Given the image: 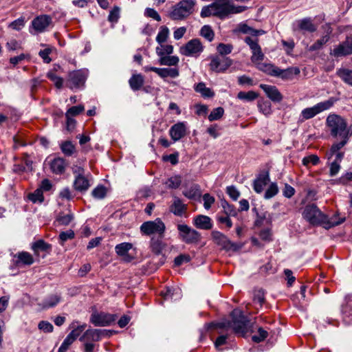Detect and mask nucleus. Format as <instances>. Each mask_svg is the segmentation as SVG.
Segmentation results:
<instances>
[{"mask_svg":"<svg viewBox=\"0 0 352 352\" xmlns=\"http://www.w3.org/2000/svg\"><path fill=\"white\" fill-rule=\"evenodd\" d=\"M260 87L273 102H279L282 100L283 96L275 86L261 84Z\"/></svg>","mask_w":352,"mask_h":352,"instance_id":"nucleus-20","label":"nucleus"},{"mask_svg":"<svg viewBox=\"0 0 352 352\" xmlns=\"http://www.w3.org/2000/svg\"><path fill=\"white\" fill-rule=\"evenodd\" d=\"M296 24L298 26L297 29L301 31L314 32L316 30V25L308 18L297 21Z\"/></svg>","mask_w":352,"mask_h":352,"instance_id":"nucleus-27","label":"nucleus"},{"mask_svg":"<svg viewBox=\"0 0 352 352\" xmlns=\"http://www.w3.org/2000/svg\"><path fill=\"white\" fill-rule=\"evenodd\" d=\"M51 52L52 50L50 48H45L44 50H41L38 52V55L45 63H49L52 60V59L50 57V54H51Z\"/></svg>","mask_w":352,"mask_h":352,"instance_id":"nucleus-63","label":"nucleus"},{"mask_svg":"<svg viewBox=\"0 0 352 352\" xmlns=\"http://www.w3.org/2000/svg\"><path fill=\"white\" fill-rule=\"evenodd\" d=\"M16 258V263L19 265L22 263L23 265H30L34 263L33 256L27 252H19L18 254L14 256Z\"/></svg>","mask_w":352,"mask_h":352,"instance_id":"nucleus-30","label":"nucleus"},{"mask_svg":"<svg viewBox=\"0 0 352 352\" xmlns=\"http://www.w3.org/2000/svg\"><path fill=\"white\" fill-rule=\"evenodd\" d=\"M38 327L45 333H51L53 331V325L48 321L42 320L38 323Z\"/></svg>","mask_w":352,"mask_h":352,"instance_id":"nucleus-58","label":"nucleus"},{"mask_svg":"<svg viewBox=\"0 0 352 352\" xmlns=\"http://www.w3.org/2000/svg\"><path fill=\"white\" fill-rule=\"evenodd\" d=\"M267 177H260L255 180L254 182V190L256 192L261 193L263 191L264 186L267 184Z\"/></svg>","mask_w":352,"mask_h":352,"instance_id":"nucleus-49","label":"nucleus"},{"mask_svg":"<svg viewBox=\"0 0 352 352\" xmlns=\"http://www.w3.org/2000/svg\"><path fill=\"white\" fill-rule=\"evenodd\" d=\"M329 40V36L328 35L322 36L320 39L317 40L312 45L309 47V50L313 52L321 49L323 45L328 42Z\"/></svg>","mask_w":352,"mask_h":352,"instance_id":"nucleus-42","label":"nucleus"},{"mask_svg":"<svg viewBox=\"0 0 352 352\" xmlns=\"http://www.w3.org/2000/svg\"><path fill=\"white\" fill-rule=\"evenodd\" d=\"M47 76L54 83L57 88L60 89L62 87L63 80L61 77L56 76L53 72H49L47 74Z\"/></svg>","mask_w":352,"mask_h":352,"instance_id":"nucleus-52","label":"nucleus"},{"mask_svg":"<svg viewBox=\"0 0 352 352\" xmlns=\"http://www.w3.org/2000/svg\"><path fill=\"white\" fill-rule=\"evenodd\" d=\"M214 242L226 251H238L241 246L236 243L232 242L225 234L218 231L212 232Z\"/></svg>","mask_w":352,"mask_h":352,"instance_id":"nucleus-10","label":"nucleus"},{"mask_svg":"<svg viewBox=\"0 0 352 352\" xmlns=\"http://www.w3.org/2000/svg\"><path fill=\"white\" fill-rule=\"evenodd\" d=\"M107 188L102 185H98L91 192V195L97 199H102L106 197Z\"/></svg>","mask_w":352,"mask_h":352,"instance_id":"nucleus-38","label":"nucleus"},{"mask_svg":"<svg viewBox=\"0 0 352 352\" xmlns=\"http://www.w3.org/2000/svg\"><path fill=\"white\" fill-rule=\"evenodd\" d=\"M194 225L199 229L210 230L212 227L211 219L206 215H198L194 218Z\"/></svg>","mask_w":352,"mask_h":352,"instance_id":"nucleus-24","label":"nucleus"},{"mask_svg":"<svg viewBox=\"0 0 352 352\" xmlns=\"http://www.w3.org/2000/svg\"><path fill=\"white\" fill-rule=\"evenodd\" d=\"M224 113V109L222 107H217L214 109L208 116L210 121H214L219 120Z\"/></svg>","mask_w":352,"mask_h":352,"instance_id":"nucleus-50","label":"nucleus"},{"mask_svg":"<svg viewBox=\"0 0 352 352\" xmlns=\"http://www.w3.org/2000/svg\"><path fill=\"white\" fill-rule=\"evenodd\" d=\"M32 249L35 254H38L39 252L49 253L51 251L52 245L41 239L32 243Z\"/></svg>","mask_w":352,"mask_h":352,"instance_id":"nucleus-29","label":"nucleus"},{"mask_svg":"<svg viewBox=\"0 0 352 352\" xmlns=\"http://www.w3.org/2000/svg\"><path fill=\"white\" fill-rule=\"evenodd\" d=\"M173 52V47L171 45H162L160 47L156 48V53L159 56L171 54Z\"/></svg>","mask_w":352,"mask_h":352,"instance_id":"nucleus-47","label":"nucleus"},{"mask_svg":"<svg viewBox=\"0 0 352 352\" xmlns=\"http://www.w3.org/2000/svg\"><path fill=\"white\" fill-rule=\"evenodd\" d=\"M89 177L90 175H87L75 178L74 182V189L80 192H86L91 186Z\"/></svg>","mask_w":352,"mask_h":352,"instance_id":"nucleus-22","label":"nucleus"},{"mask_svg":"<svg viewBox=\"0 0 352 352\" xmlns=\"http://www.w3.org/2000/svg\"><path fill=\"white\" fill-rule=\"evenodd\" d=\"M179 76V70L177 68H162L160 77L165 78L166 77L176 78Z\"/></svg>","mask_w":352,"mask_h":352,"instance_id":"nucleus-46","label":"nucleus"},{"mask_svg":"<svg viewBox=\"0 0 352 352\" xmlns=\"http://www.w3.org/2000/svg\"><path fill=\"white\" fill-rule=\"evenodd\" d=\"M66 168V163L64 159L60 157H57L54 159L50 162V169L52 172L56 175L63 174Z\"/></svg>","mask_w":352,"mask_h":352,"instance_id":"nucleus-26","label":"nucleus"},{"mask_svg":"<svg viewBox=\"0 0 352 352\" xmlns=\"http://www.w3.org/2000/svg\"><path fill=\"white\" fill-rule=\"evenodd\" d=\"M253 301L255 304H258L260 307H262L265 302V296L263 292L261 290L256 292L254 295Z\"/></svg>","mask_w":352,"mask_h":352,"instance_id":"nucleus-60","label":"nucleus"},{"mask_svg":"<svg viewBox=\"0 0 352 352\" xmlns=\"http://www.w3.org/2000/svg\"><path fill=\"white\" fill-rule=\"evenodd\" d=\"M182 183V180L179 176H173L170 177L166 182L165 184L168 188L175 189L177 188Z\"/></svg>","mask_w":352,"mask_h":352,"instance_id":"nucleus-48","label":"nucleus"},{"mask_svg":"<svg viewBox=\"0 0 352 352\" xmlns=\"http://www.w3.org/2000/svg\"><path fill=\"white\" fill-rule=\"evenodd\" d=\"M302 216L309 223L312 225L324 224L326 228L338 226L344 221V219H342L339 221L327 220V216L323 214L315 204L306 206Z\"/></svg>","mask_w":352,"mask_h":352,"instance_id":"nucleus-3","label":"nucleus"},{"mask_svg":"<svg viewBox=\"0 0 352 352\" xmlns=\"http://www.w3.org/2000/svg\"><path fill=\"white\" fill-rule=\"evenodd\" d=\"M28 198L33 203H41L44 200L43 191L41 189L37 188L34 192L29 194Z\"/></svg>","mask_w":352,"mask_h":352,"instance_id":"nucleus-45","label":"nucleus"},{"mask_svg":"<svg viewBox=\"0 0 352 352\" xmlns=\"http://www.w3.org/2000/svg\"><path fill=\"white\" fill-rule=\"evenodd\" d=\"M179 63V58L176 56H160V63L162 65L175 66Z\"/></svg>","mask_w":352,"mask_h":352,"instance_id":"nucleus-37","label":"nucleus"},{"mask_svg":"<svg viewBox=\"0 0 352 352\" xmlns=\"http://www.w3.org/2000/svg\"><path fill=\"white\" fill-rule=\"evenodd\" d=\"M200 35L208 41H212L214 39V33L210 25H205L200 30Z\"/></svg>","mask_w":352,"mask_h":352,"instance_id":"nucleus-41","label":"nucleus"},{"mask_svg":"<svg viewBox=\"0 0 352 352\" xmlns=\"http://www.w3.org/2000/svg\"><path fill=\"white\" fill-rule=\"evenodd\" d=\"M347 142L346 141H340V142H336L332 144L330 150L327 152V158L328 160L335 155V159L333 162L340 163L344 157V153L340 152V150L344 147Z\"/></svg>","mask_w":352,"mask_h":352,"instance_id":"nucleus-18","label":"nucleus"},{"mask_svg":"<svg viewBox=\"0 0 352 352\" xmlns=\"http://www.w3.org/2000/svg\"><path fill=\"white\" fill-rule=\"evenodd\" d=\"M62 297L60 294H52L45 297L38 305L43 309H47L56 306L60 301Z\"/></svg>","mask_w":352,"mask_h":352,"instance_id":"nucleus-21","label":"nucleus"},{"mask_svg":"<svg viewBox=\"0 0 352 352\" xmlns=\"http://www.w3.org/2000/svg\"><path fill=\"white\" fill-rule=\"evenodd\" d=\"M261 69L270 76L280 77L284 80L292 79L294 75H298L300 72L298 67H292L282 69L272 64L263 65Z\"/></svg>","mask_w":352,"mask_h":352,"instance_id":"nucleus-6","label":"nucleus"},{"mask_svg":"<svg viewBox=\"0 0 352 352\" xmlns=\"http://www.w3.org/2000/svg\"><path fill=\"white\" fill-rule=\"evenodd\" d=\"M74 341L75 340L67 336L59 347L58 352H66Z\"/></svg>","mask_w":352,"mask_h":352,"instance_id":"nucleus-61","label":"nucleus"},{"mask_svg":"<svg viewBox=\"0 0 352 352\" xmlns=\"http://www.w3.org/2000/svg\"><path fill=\"white\" fill-rule=\"evenodd\" d=\"M258 335H254L252 337V340L256 343L263 341L268 336L267 331L262 327L258 329Z\"/></svg>","mask_w":352,"mask_h":352,"instance_id":"nucleus-51","label":"nucleus"},{"mask_svg":"<svg viewBox=\"0 0 352 352\" xmlns=\"http://www.w3.org/2000/svg\"><path fill=\"white\" fill-rule=\"evenodd\" d=\"M204 50V46L197 38L189 41L180 48V53L186 56H198Z\"/></svg>","mask_w":352,"mask_h":352,"instance_id":"nucleus-12","label":"nucleus"},{"mask_svg":"<svg viewBox=\"0 0 352 352\" xmlns=\"http://www.w3.org/2000/svg\"><path fill=\"white\" fill-rule=\"evenodd\" d=\"M87 324H83L82 325H78L75 327L67 336L72 338L74 340L80 335V333L85 330Z\"/></svg>","mask_w":352,"mask_h":352,"instance_id":"nucleus-55","label":"nucleus"},{"mask_svg":"<svg viewBox=\"0 0 352 352\" xmlns=\"http://www.w3.org/2000/svg\"><path fill=\"white\" fill-rule=\"evenodd\" d=\"M257 97V94L253 91H250L248 92L240 91L237 94V98L239 99L246 101H252L255 100Z\"/></svg>","mask_w":352,"mask_h":352,"instance_id":"nucleus-44","label":"nucleus"},{"mask_svg":"<svg viewBox=\"0 0 352 352\" xmlns=\"http://www.w3.org/2000/svg\"><path fill=\"white\" fill-rule=\"evenodd\" d=\"M337 75L347 85L352 86V69H340Z\"/></svg>","mask_w":352,"mask_h":352,"instance_id":"nucleus-32","label":"nucleus"},{"mask_svg":"<svg viewBox=\"0 0 352 352\" xmlns=\"http://www.w3.org/2000/svg\"><path fill=\"white\" fill-rule=\"evenodd\" d=\"M260 111L265 115H269L272 112L271 104L269 102H262L258 103Z\"/></svg>","mask_w":352,"mask_h":352,"instance_id":"nucleus-64","label":"nucleus"},{"mask_svg":"<svg viewBox=\"0 0 352 352\" xmlns=\"http://www.w3.org/2000/svg\"><path fill=\"white\" fill-rule=\"evenodd\" d=\"M195 90L200 93L204 98H210L214 96L212 91L210 88L206 87L204 82H199L196 85Z\"/></svg>","mask_w":352,"mask_h":352,"instance_id":"nucleus-35","label":"nucleus"},{"mask_svg":"<svg viewBox=\"0 0 352 352\" xmlns=\"http://www.w3.org/2000/svg\"><path fill=\"white\" fill-rule=\"evenodd\" d=\"M223 208V212L225 215L229 217H236L238 214L239 210L233 205L228 204L226 201L221 202Z\"/></svg>","mask_w":352,"mask_h":352,"instance_id":"nucleus-33","label":"nucleus"},{"mask_svg":"<svg viewBox=\"0 0 352 352\" xmlns=\"http://www.w3.org/2000/svg\"><path fill=\"white\" fill-rule=\"evenodd\" d=\"M278 192V186L276 184L272 183L267 189L264 197L265 199H270L275 196Z\"/></svg>","mask_w":352,"mask_h":352,"instance_id":"nucleus-57","label":"nucleus"},{"mask_svg":"<svg viewBox=\"0 0 352 352\" xmlns=\"http://www.w3.org/2000/svg\"><path fill=\"white\" fill-rule=\"evenodd\" d=\"M352 54V39L347 38L346 41L336 46L331 54L335 57L347 56Z\"/></svg>","mask_w":352,"mask_h":352,"instance_id":"nucleus-19","label":"nucleus"},{"mask_svg":"<svg viewBox=\"0 0 352 352\" xmlns=\"http://www.w3.org/2000/svg\"><path fill=\"white\" fill-rule=\"evenodd\" d=\"M232 64V61L228 57L219 58L218 56L212 57L210 63L211 70L216 72H223L226 71Z\"/></svg>","mask_w":352,"mask_h":352,"instance_id":"nucleus-16","label":"nucleus"},{"mask_svg":"<svg viewBox=\"0 0 352 352\" xmlns=\"http://www.w3.org/2000/svg\"><path fill=\"white\" fill-rule=\"evenodd\" d=\"M187 126L184 122H179L173 124L170 130L169 135L174 142L179 141L186 135Z\"/></svg>","mask_w":352,"mask_h":352,"instance_id":"nucleus-17","label":"nucleus"},{"mask_svg":"<svg viewBox=\"0 0 352 352\" xmlns=\"http://www.w3.org/2000/svg\"><path fill=\"white\" fill-rule=\"evenodd\" d=\"M52 23V19L49 15L43 14L36 16L32 21V28L34 31V34L46 31Z\"/></svg>","mask_w":352,"mask_h":352,"instance_id":"nucleus-14","label":"nucleus"},{"mask_svg":"<svg viewBox=\"0 0 352 352\" xmlns=\"http://www.w3.org/2000/svg\"><path fill=\"white\" fill-rule=\"evenodd\" d=\"M62 152L67 156L72 155L75 151L74 145L70 141H65L60 144Z\"/></svg>","mask_w":352,"mask_h":352,"instance_id":"nucleus-40","label":"nucleus"},{"mask_svg":"<svg viewBox=\"0 0 352 352\" xmlns=\"http://www.w3.org/2000/svg\"><path fill=\"white\" fill-rule=\"evenodd\" d=\"M177 230L181 239L186 243H194L199 241L200 234L186 224H178Z\"/></svg>","mask_w":352,"mask_h":352,"instance_id":"nucleus-9","label":"nucleus"},{"mask_svg":"<svg viewBox=\"0 0 352 352\" xmlns=\"http://www.w3.org/2000/svg\"><path fill=\"white\" fill-rule=\"evenodd\" d=\"M190 261V256L188 254H180L175 258L174 263L176 266H180Z\"/></svg>","mask_w":352,"mask_h":352,"instance_id":"nucleus-62","label":"nucleus"},{"mask_svg":"<svg viewBox=\"0 0 352 352\" xmlns=\"http://www.w3.org/2000/svg\"><path fill=\"white\" fill-rule=\"evenodd\" d=\"M345 304L342 306V313L345 317H352V294L345 297Z\"/></svg>","mask_w":352,"mask_h":352,"instance_id":"nucleus-34","label":"nucleus"},{"mask_svg":"<svg viewBox=\"0 0 352 352\" xmlns=\"http://www.w3.org/2000/svg\"><path fill=\"white\" fill-rule=\"evenodd\" d=\"M84 107L82 105L74 106L70 107L66 112L65 116L72 118L80 114L84 111Z\"/></svg>","mask_w":352,"mask_h":352,"instance_id":"nucleus-53","label":"nucleus"},{"mask_svg":"<svg viewBox=\"0 0 352 352\" xmlns=\"http://www.w3.org/2000/svg\"><path fill=\"white\" fill-rule=\"evenodd\" d=\"M102 335V331L99 329H87L82 337L80 338V341L85 342H97L100 340Z\"/></svg>","mask_w":352,"mask_h":352,"instance_id":"nucleus-25","label":"nucleus"},{"mask_svg":"<svg viewBox=\"0 0 352 352\" xmlns=\"http://www.w3.org/2000/svg\"><path fill=\"white\" fill-rule=\"evenodd\" d=\"M168 35H169L168 28L166 26H162L160 28V30L158 32L157 37H156L157 42L160 44L164 43L166 41V39L168 38Z\"/></svg>","mask_w":352,"mask_h":352,"instance_id":"nucleus-43","label":"nucleus"},{"mask_svg":"<svg viewBox=\"0 0 352 352\" xmlns=\"http://www.w3.org/2000/svg\"><path fill=\"white\" fill-rule=\"evenodd\" d=\"M320 159L316 155H310L309 156L305 157L302 160V164L305 166H308L309 164H312L313 165H316L319 163Z\"/></svg>","mask_w":352,"mask_h":352,"instance_id":"nucleus-54","label":"nucleus"},{"mask_svg":"<svg viewBox=\"0 0 352 352\" xmlns=\"http://www.w3.org/2000/svg\"><path fill=\"white\" fill-rule=\"evenodd\" d=\"M165 230V224L160 218H157L154 221H146L140 226V231L144 234L150 236L157 234L160 238L164 237Z\"/></svg>","mask_w":352,"mask_h":352,"instance_id":"nucleus-8","label":"nucleus"},{"mask_svg":"<svg viewBox=\"0 0 352 352\" xmlns=\"http://www.w3.org/2000/svg\"><path fill=\"white\" fill-rule=\"evenodd\" d=\"M144 15L146 17L152 18L158 22L161 21V20H162L160 15L153 8H146L145 11H144Z\"/></svg>","mask_w":352,"mask_h":352,"instance_id":"nucleus-56","label":"nucleus"},{"mask_svg":"<svg viewBox=\"0 0 352 352\" xmlns=\"http://www.w3.org/2000/svg\"><path fill=\"white\" fill-rule=\"evenodd\" d=\"M336 100L331 98L327 100L320 102L311 107L304 109L300 113V120L304 121L311 119L320 113L329 109L334 104Z\"/></svg>","mask_w":352,"mask_h":352,"instance_id":"nucleus-7","label":"nucleus"},{"mask_svg":"<svg viewBox=\"0 0 352 352\" xmlns=\"http://www.w3.org/2000/svg\"><path fill=\"white\" fill-rule=\"evenodd\" d=\"M245 43L249 45L252 55L251 57V60L252 63H258L262 61L264 58V54L261 51V48L258 45V38H252L250 36L245 37L244 39Z\"/></svg>","mask_w":352,"mask_h":352,"instance_id":"nucleus-13","label":"nucleus"},{"mask_svg":"<svg viewBox=\"0 0 352 352\" xmlns=\"http://www.w3.org/2000/svg\"><path fill=\"white\" fill-rule=\"evenodd\" d=\"M327 125L330 129L331 135L333 138H340L341 141L348 142L352 135V131L347 127L346 120L340 116L331 114L327 118Z\"/></svg>","mask_w":352,"mask_h":352,"instance_id":"nucleus-4","label":"nucleus"},{"mask_svg":"<svg viewBox=\"0 0 352 352\" xmlns=\"http://www.w3.org/2000/svg\"><path fill=\"white\" fill-rule=\"evenodd\" d=\"M246 8L245 6H235L231 0H214L211 4L202 8L200 16L202 18L212 16L224 19L230 14L242 12Z\"/></svg>","mask_w":352,"mask_h":352,"instance_id":"nucleus-1","label":"nucleus"},{"mask_svg":"<svg viewBox=\"0 0 352 352\" xmlns=\"http://www.w3.org/2000/svg\"><path fill=\"white\" fill-rule=\"evenodd\" d=\"M133 245L130 243H122L115 247V251L119 256H126Z\"/></svg>","mask_w":352,"mask_h":352,"instance_id":"nucleus-36","label":"nucleus"},{"mask_svg":"<svg viewBox=\"0 0 352 352\" xmlns=\"http://www.w3.org/2000/svg\"><path fill=\"white\" fill-rule=\"evenodd\" d=\"M116 315L104 312H94L91 315L90 322L96 327L109 326L116 320Z\"/></svg>","mask_w":352,"mask_h":352,"instance_id":"nucleus-11","label":"nucleus"},{"mask_svg":"<svg viewBox=\"0 0 352 352\" xmlns=\"http://www.w3.org/2000/svg\"><path fill=\"white\" fill-rule=\"evenodd\" d=\"M144 82V76L140 74H133L129 80L130 87L133 91H138L143 86Z\"/></svg>","mask_w":352,"mask_h":352,"instance_id":"nucleus-28","label":"nucleus"},{"mask_svg":"<svg viewBox=\"0 0 352 352\" xmlns=\"http://www.w3.org/2000/svg\"><path fill=\"white\" fill-rule=\"evenodd\" d=\"M186 210L187 206L179 198L174 197L173 203L170 206V211L176 216L182 217Z\"/></svg>","mask_w":352,"mask_h":352,"instance_id":"nucleus-23","label":"nucleus"},{"mask_svg":"<svg viewBox=\"0 0 352 352\" xmlns=\"http://www.w3.org/2000/svg\"><path fill=\"white\" fill-rule=\"evenodd\" d=\"M183 195L189 198L195 199L200 196V191L197 185H192L189 188L183 192Z\"/></svg>","mask_w":352,"mask_h":352,"instance_id":"nucleus-39","label":"nucleus"},{"mask_svg":"<svg viewBox=\"0 0 352 352\" xmlns=\"http://www.w3.org/2000/svg\"><path fill=\"white\" fill-rule=\"evenodd\" d=\"M85 80V72L82 70H76L69 73L67 83L71 89L79 88L84 85Z\"/></svg>","mask_w":352,"mask_h":352,"instance_id":"nucleus-15","label":"nucleus"},{"mask_svg":"<svg viewBox=\"0 0 352 352\" xmlns=\"http://www.w3.org/2000/svg\"><path fill=\"white\" fill-rule=\"evenodd\" d=\"M217 50L221 55H226L231 53L232 46L228 44L220 43L217 46Z\"/></svg>","mask_w":352,"mask_h":352,"instance_id":"nucleus-59","label":"nucleus"},{"mask_svg":"<svg viewBox=\"0 0 352 352\" xmlns=\"http://www.w3.org/2000/svg\"><path fill=\"white\" fill-rule=\"evenodd\" d=\"M232 320H225L217 323H210L209 327L228 330L232 328L236 333L245 336L249 331L250 321L240 309H234L231 313Z\"/></svg>","mask_w":352,"mask_h":352,"instance_id":"nucleus-2","label":"nucleus"},{"mask_svg":"<svg viewBox=\"0 0 352 352\" xmlns=\"http://www.w3.org/2000/svg\"><path fill=\"white\" fill-rule=\"evenodd\" d=\"M162 238H156L152 237L151 240V248L153 252L156 254H160L162 253V250L164 249L166 245L163 243Z\"/></svg>","mask_w":352,"mask_h":352,"instance_id":"nucleus-31","label":"nucleus"},{"mask_svg":"<svg viewBox=\"0 0 352 352\" xmlns=\"http://www.w3.org/2000/svg\"><path fill=\"white\" fill-rule=\"evenodd\" d=\"M195 4L196 0H182L173 6L168 16L174 21L184 20L193 13Z\"/></svg>","mask_w":352,"mask_h":352,"instance_id":"nucleus-5","label":"nucleus"}]
</instances>
